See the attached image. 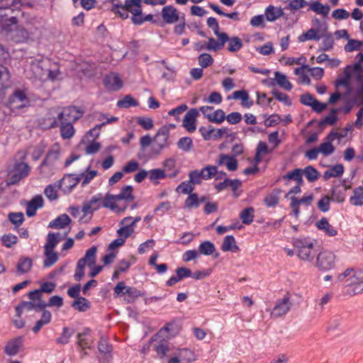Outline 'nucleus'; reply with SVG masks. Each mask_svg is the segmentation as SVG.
I'll return each mask as SVG.
<instances>
[{"label": "nucleus", "instance_id": "nucleus-1", "mask_svg": "<svg viewBox=\"0 0 363 363\" xmlns=\"http://www.w3.org/2000/svg\"><path fill=\"white\" fill-rule=\"evenodd\" d=\"M340 282H344L343 293L353 296L363 293V270L359 268H347L337 276Z\"/></svg>", "mask_w": 363, "mask_h": 363}, {"label": "nucleus", "instance_id": "nucleus-2", "mask_svg": "<svg viewBox=\"0 0 363 363\" xmlns=\"http://www.w3.org/2000/svg\"><path fill=\"white\" fill-rule=\"evenodd\" d=\"M15 29L11 31V39L16 43H24L29 40L33 41L40 33L35 21H27L24 24L15 25Z\"/></svg>", "mask_w": 363, "mask_h": 363}, {"label": "nucleus", "instance_id": "nucleus-3", "mask_svg": "<svg viewBox=\"0 0 363 363\" xmlns=\"http://www.w3.org/2000/svg\"><path fill=\"white\" fill-rule=\"evenodd\" d=\"M293 245L297 256L302 260L311 261L317 255L313 241L309 238H295L293 240Z\"/></svg>", "mask_w": 363, "mask_h": 363}, {"label": "nucleus", "instance_id": "nucleus-4", "mask_svg": "<svg viewBox=\"0 0 363 363\" xmlns=\"http://www.w3.org/2000/svg\"><path fill=\"white\" fill-rule=\"evenodd\" d=\"M169 128L167 125L162 126L153 138V143L151 147V156L160 155L163 149L169 146Z\"/></svg>", "mask_w": 363, "mask_h": 363}, {"label": "nucleus", "instance_id": "nucleus-5", "mask_svg": "<svg viewBox=\"0 0 363 363\" xmlns=\"http://www.w3.org/2000/svg\"><path fill=\"white\" fill-rule=\"evenodd\" d=\"M8 104L11 111L18 110L30 106V99L25 90L17 89L9 96Z\"/></svg>", "mask_w": 363, "mask_h": 363}, {"label": "nucleus", "instance_id": "nucleus-6", "mask_svg": "<svg viewBox=\"0 0 363 363\" xmlns=\"http://www.w3.org/2000/svg\"><path fill=\"white\" fill-rule=\"evenodd\" d=\"M14 9L0 6V26L6 32L11 31V27L18 23L17 17L12 16Z\"/></svg>", "mask_w": 363, "mask_h": 363}, {"label": "nucleus", "instance_id": "nucleus-7", "mask_svg": "<svg viewBox=\"0 0 363 363\" xmlns=\"http://www.w3.org/2000/svg\"><path fill=\"white\" fill-rule=\"evenodd\" d=\"M162 330H160L150 339V341L153 343L154 350L161 359L164 358L170 350L169 342L164 338H162Z\"/></svg>", "mask_w": 363, "mask_h": 363}, {"label": "nucleus", "instance_id": "nucleus-8", "mask_svg": "<svg viewBox=\"0 0 363 363\" xmlns=\"http://www.w3.org/2000/svg\"><path fill=\"white\" fill-rule=\"evenodd\" d=\"M30 172V167L27 163L18 162L16 163L11 171L9 177L7 180L9 185H14L19 182L22 179L28 175Z\"/></svg>", "mask_w": 363, "mask_h": 363}, {"label": "nucleus", "instance_id": "nucleus-9", "mask_svg": "<svg viewBox=\"0 0 363 363\" xmlns=\"http://www.w3.org/2000/svg\"><path fill=\"white\" fill-rule=\"evenodd\" d=\"M335 255L330 251L320 252L316 259V266L322 270H330L335 267Z\"/></svg>", "mask_w": 363, "mask_h": 363}, {"label": "nucleus", "instance_id": "nucleus-10", "mask_svg": "<svg viewBox=\"0 0 363 363\" xmlns=\"http://www.w3.org/2000/svg\"><path fill=\"white\" fill-rule=\"evenodd\" d=\"M82 115V112L76 106H68L64 108L60 113H57V119L59 121L73 123L79 120Z\"/></svg>", "mask_w": 363, "mask_h": 363}, {"label": "nucleus", "instance_id": "nucleus-11", "mask_svg": "<svg viewBox=\"0 0 363 363\" xmlns=\"http://www.w3.org/2000/svg\"><path fill=\"white\" fill-rule=\"evenodd\" d=\"M104 85L108 91H117L123 86V81L119 74L111 72L104 77Z\"/></svg>", "mask_w": 363, "mask_h": 363}, {"label": "nucleus", "instance_id": "nucleus-12", "mask_svg": "<svg viewBox=\"0 0 363 363\" xmlns=\"http://www.w3.org/2000/svg\"><path fill=\"white\" fill-rule=\"evenodd\" d=\"M290 207L292 208V212L294 216L298 218L300 213V205L303 204L306 206H309L313 201V195L312 194L304 195L301 199H298L295 196H291Z\"/></svg>", "mask_w": 363, "mask_h": 363}, {"label": "nucleus", "instance_id": "nucleus-13", "mask_svg": "<svg viewBox=\"0 0 363 363\" xmlns=\"http://www.w3.org/2000/svg\"><path fill=\"white\" fill-rule=\"evenodd\" d=\"M291 306V303L290 302V297L287 294L281 300L277 301L271 315L274 318L281 317L289 311Z\"/></svg>", "mask_w": 363, "mask_h": 363}, {"label": "nucleus", "instance_id": "nucleus-14", "mask_svg": "<svg viewBox=\"0 0 363 363\" xmlns=\"http://www.w3.org/2000/svg\"><path fill=\"white\" fill-rule=\"evenodd\" d=\"M200 111L209 122L220 124L225 119V112L222 109H217L211 113H207V110H213V106H203L200 107Z\"/></svg>", "mask_w": 363, "mask_h": 363}, {"label": "nucleus", "instance_id": "nucleus-15", "mask_svg": "<svg viewBox=\"0 0 363 363\" xmlns=\"http://www.w3.org/2000/svg\"><path fill=\"white\" fill-rule=\"evenodd\" d=\"M161 16L163 21L167 24H173L181 18L178 10L171 5L165 6L162 8Z\"/></svg>", "mask_w": 363, "mask_h": 363}, {"label": "nucleus", "instance_id": "nucleus-16", "mask_svg": "<svg viewBox=\"0 0 363 363\" xmlns=\"http://www.w3.org/2000/svg\"><path fill=\"white\" fill-rule=\"evenodd\" d=\"M198 116L199 111L196 108H191L185 114L182 125L189 133H193L196 130V122Z\"/></svg>", "mask_w": 363, "mask_h": 363}, {"label": "nucleus", "instance_id": "nucleus-17", "mask_svg": "<svg viewBox=\"0 0 363 363\" xmlns=\"http://www.w3.org/2000/svg\"><path fill=\"white\" fill-rule=\"evenodd\" d=\"M322 42L319 48L320 51H329L333 48L334 39L331 33L328 31L327 25H324L320 33Z\"/></svg>", "mask_w": 363, "mask_h": 363}, {"label": "nucleus", "instance_id": "nucleus-18", "mask_svg": "<svg viewBox=\"0 0 363 363\" xmlns=\"http://www.w3.org/2000/svg\"><path fill=\"white\" fill-rule=\"evenodd\" d=\"M218 37V41L213 38H208V44L206 46L208 50L218 51L221 50L228 40V35L226 33L215 34Z\"/></svg>", "mask_w": 363, "mask_h": 363}, {"label": "nucleus", "instance_id": "nucleus-19", "mask_svg": "<svg viewBox=\"0 0 363 363\" xmlns=\"http://www.w3.org/2000/svg\"><path fill=\"white\" fill-rule=\"evenodd\" d=\"M218 166L225 164L229 171L234 172L238 167V160L235 157L226 154H220L216 160Z\"/></svg>", "mask_w": 363, "mask_h": 363}, {"label": "nucleus", "instance_id": "nucleus-20", "mask_svg": "<svg viewBox=\"0 0 363 363\" xmlns=\"http://www.w3.org/2000/svg\"><path fill=\"white\" fill-rule=\"evenodd\" d=\"M227 99H240L242 101L241 105L246 108H250L253 105V101L250 99L248 92L245 89L234 91L232 95H229L227 97Z\"/></svg>", "mask_w": 363, "mask_h": 363}, {"label": "nucleus", "instance_id": "nucleus-21", "mask_svg": "<svg viewBox=\"0 0 363 363\" xmlns=\"http://www.w3.org/2000/svg\"><path fill=\"white\" fill-rule=\"evenodd\" d=\"M44 201L40 195L33 197L27 204L26 215L28 217L34 216L36 214L37 209L42 208Z\"/></svg>", "mask_w": 363, "mask_h": 363}, {"label": "nucleus", "instance_id": "nucleus-22", "mask_svg": "<svg viewBox=\"0 0 363 363\" xmlns=\"http://www.w3.org/2000/svg\"><path fill=\"white\" fill-rule=\"evenodd\" d=\"M118 201L116 195L107 194L102 199L101 206L104 208H110L112 211H124L126 209V206L123 208H119L116 203Z\"/></svg>", "mask_w": 363, "mask_h": 363}, {"label": "nucleus", "instance_id": "nucleus-23", "mask_svg": "<svg viewBox=\"0 0 363 363\" xmlns=\"http://www.w3.org/2000/svg\"><path fill=\"white\" fill-rule=\"evenodd\" d=\"M23 346V339L18 337L10 340L5 347V352L9 356L17 354Z\"/></svg>", "mask_w": 363, "mask_h": 363}, {"label": "nucleus", "instance_id": "nucleus-24", "mask_svg": "<svg viewBox=\"0 0 363 363\" xmlns=\"http://www.w3.org/2000/svg\"><path fill=\"white\" fill-rule=\"evenodd\" d=\"M323 28H310L306 33H302L298 38L299 42L314 40L318 41L321 38L320 33Z\"/></svg>", "mask_w": 363, "mask_h": 363}, {"label": "nucleus", "instance_id": "nucleus-25", "mask_svg": "<svg viewBox=\"0 0 363 363\" xmlns=\"http://www.w3.org/2000/svg\"><path fill=\"white\" fill-rule=\"evenodd\" d=\"M350 188V186H348ZM347 189V186L345 185V182L343 181L342 184H338L332 189L331 194L332 199L331 200L335 201L337 203H342L345 200V191Z\"/></svg>", "mask_w": 363, "mask_h": 363}, {"label": "nucleus", "instance_id": "nucleus-26", "mask_svg": "<svg viewBox=\"0 0 363 363\" xmlns=\"http://www.w3.org/2000/svg\"><path fill=\"white\" fill-rule=\"evenodd\" d=\"M71 223V219L66 213L61 214L50 222L48 227L55 229H62Z\"/></svg>", "mask_w": 363, "mask_h": 363}, {"label": "nucleus", "instance_id": "nucleus-27", "mask_svg": "<svg viewBox=\"0 0 363 363\" xmlns=\"http://www.w3.org/2000/svg\"><path fill=\"white\" fill-rule=\"evenodd\" d=\"M96 247L92 246L86 251L84 256L78 261H84L83 264L87 265L89 267H93L96 261Z\"/></svg>", "mask_w": 363, "mask_h": 363}, {"label": "nucleus", "instance_id": "nucleus-28", "mask_svg": "<svg viewBox=\"0 0 363 363\" xmlns=\"http://www.w3.org/2000/svg\"><path fill=\"white\" fill-rule=\"evenodd\" d=\"M344 173V166L342 164H337L327 170L323 173V177L325 180H328L332 177H339Z\"/></svg>", "mask_w": 363, "mask_h": 363}, {"label": "nucleus", "instance_id": "nucleus-29", "mask_svg": "<svg viewBox=\"0 0 363 363\" xmlns=\"http://www.w3.org/2000/svg\"><path fill=\"white\" fill-rule=\"evenodd\" d=\"M33 265V260L29 257H21L16 265L17 274H23L29 272Z\"/></svg>", "mask_w": 363, "mask_h": 363}, {"label": "nucleus", "instance_id": "nucleus-30", "mask_svg": "<svg viewBox=\"0 0 363 363\" xmlns=\"http://www.w3.org/2000/svg\"><path fill=\"white\" fill-rule=\"evenodd\" d=\"M282 179L294 180L298 184H303V169L296 168L292 171L288 172L286 174L282 176Z\"/></svg>", "mask_w": 363, "mask_h": 363}, {"label": "nucleus", "instance_id": "nucleus-31", "mask_svg": "<svg viewBox=\"0 0 363 363\" xmlns=\"http://www.w3.org/2000/svg\"><path fill=\"white\" fill-rule=\"evenodd\" d=\"M221 250L223 252H236L239 250V247L236 245L235 239L233 235H227L224 238Z\"/></svg>", "mask_w": 363, "mask_h": 363}, {"label": "nucleus", "instance_id": "nucleus-32", "mask_svg": "<svg viewBox=\"0 0 363 363\" xmlns=\"http://www.w3.org/2000/svg\"><path fill=\"white\" fill-rule=\"evenodd\" d=\"M316 226L319 230H324V232L330 237L337 235V230L329 223L326 218H321L316 223Z\"/></svg>", "mask_w": 363, "mask_h": 363}, {"label": "nucleus", "instance_id": "nucleus-33", "mask_svg": "<svg viewBox=\"0 0 363 363\" xmlns=\"http://www.w3.org/2000/svg\"><path fill=\"white\" fill-rule=\"evenodd\" d=\"M60 135L63 139H70L73 137L75 130L72 123L60 121Z\"/></svg>", "mask_w": 363, "mask_h": 363}, {"label": "nucleus", "instance_id": "nucleus-34", "mask_svg": "<svg viewBox=\"0 0 363 363\" xmlns=\"http://www.w3.org/2000/svg\"><path fill=\"white\" fill-rule=\"evenodd\" d=\"M133 189L131 186L127 185L122 188L119 194L116 195L118 200H124L126 203L132 202L135 197L133 194Z\"/></svg>", "mask_w": 363, "mask_h": 363}, {"label": "nucleus", "instance_id": "nucleus-35", "mask_svg": "<svg viewBox=\"0 0 363 363\" xmlns=\"http://www.w3.org/2000/svg\"><path fill=\"white\" fill-rule=\"evenodd\" d=\"M284 12L281 8L276 9L274 6L270 5L265 10L266 18L268 21L272 22L281 17Z\"/></svg>", "mask_w": 363, "mask_h": 363}, {"label": "nucleus", "instance_id": "nucleus-36", "mask_svg": "<svg viewBox=\"0 0 363 363\" xmlns=\"http://www.w3.org/2000/svg\"><path fill=\"white\" fill-rule=\"evenodd\" d=\"M123 295L126 296L125 299L128 303H132L135 301L138 298L143 296L145 294L141 292L135 287L128 286L126 291L123 292Z\"/></svg>", "mask_w": 363, "mask_h": 363}, {"label": "nucleus", "instance_id": "nucleus-37", "mask_svg": "<svg viewBox=\"0 0 363 363\" xmlns=\"http://www.w3.org/2000/svg\"><path fill=\"white\" fill-rule=\"evenodd\" d=\"M59 157V150L51 149L50 150L45 158L43 160L42 163L40 164V167L42 168L45 166H52L55 161L57 160Z\"/></svg>", "mask_w": 363, "mask_h": 363}, {"label": "nucleus", "instance_id": "nucleus-38", "mask_svg": "<svg viewBox=\"0 0 363 363\" xmlns=\"http://www.w3.org/2000/svg\"><path fill=\"white\" fill-rule=\"evenodd\" d=\"M255 217V209L250 206L244 208L240 213V218L242 223L245 225H250L252 223Z\"/></svg>", "mask_w": 363, "mask_h": 363}, {"label": "nucleus", "instance_id": "nucleus-39", "mask_svg": "<svg viewBox=\"0 0 363 363\" xmlns=\"http://www.w3.org/2000/svg\"><path fill=\"white\" fill-rule=\"evenodd\" d=\"M60 235L59 233H49L46 238V243L44 247V250H53L57 246L60 241V238L57 236Z\"/></svg>", "mask_w": 363, "mask_h": 363}, {"label": "nucleus", "instance_id": "nucleus-40", "mask_svg": "<svg viewBox=\"0 0 363 363\" xmlns=\"http://www.w3.org/2000/svg\"><path fill=\"white\" fill-rule=\"evenodd\" d=\"M227 43H228V50L231 52H236L239 51L243 46L242 40L238 36H233L231 38L228 36Z\"/></svg>", "mask_w": 363, "mask_h": 363}, {"label": "nucleus", "instance_id": "nucleus-41", "mask_svg": "<svg viewBox=\"0 0 363 363\" xmlns=\"http://www.w3.org/2000/svg\"><path fill=\"white\" fill-rule=\"evenodd\" d=\"M72 306L79 311L84 312L91 307V303L88 299L80 296L72 303Z\"/></svg>", "mask_w": 363, "mask_h": 363}, {"label": "nucleus", "instance_id": "nucleus-42", "mask_svg": "<svg viewBox=\"0 0 363 363\" xmlns=\"http://www.w3.org/2000/svg\"><path fill=\"white\" fill-rule=\"evenodd\" d=\"M280 193L281 190L276 189L264 198V201L267 207H274L278 204Z\"/></svg>", "mask_w": 363, "mask_h": 363}, {"label": "nucleus", "instance_id": "nucleus-43", "mask_svg": "<svg viewBox=\"0 0 363 363\" xmlns=\"http://www.w3.org/2000/svg\"><path fill=\"white\" fill-rule=\"evenodd\" d=\"M203 179L208 180L215 177L218 173V164L217 165H207L201 169Z\"/></svg>", "mask_w": 363, "mask_h": 363}, {"label": "nucleus", "instance_id": "nucleus-44", "mask_svg": "<svg viewBox=\"0 0 363 363\" xmlns=\"http://www.w3.org/2000/svg\"><path fill=\"white\" fill-rule=\"evenodd\" d=\"M198 251L199 254L211 255L216 251V247L212 242L206 240L200 244Z\"/></svg>", "mask_w": 363, "mask_h": 363}, {"label": "nucleus", "instance_id": "nucleus-45", "mask_svg": "<svg viewBox=\"0 0 363 363\" xmlns=\"http://www.w3.org/2000/svg\"><path fill=\"white\" fill-rule=\"evenodd\" d=\"M274 74L275 79L279 86L286 91H290L292 89L293 86L291 83L287 79L286 75L279 72H275Z\"/></svg>", "mask_w": 363, "mask_h": 363}, {"label": "nucleus", "instance_id": "nucleus-46", "mask_svg": "<svg viewBox=\"0 0 363 363\" xmlns=\"http://www.w3.org/2000/svg\"><path fill=\"white\" fill-rule=\"evenodd\" d=\"M45 259L43 261L44 267L52 266L58 260V254L53 250H44Z\"/></svg>", "mask_w": 363, "mask_h": 363}, {"label": "nucleus", "instance_id": "nucleus-47", "mask_svg": "<svg viewBox=\"0 0 363 363\" xmlns=\"http://www.w3.org/2000/svg\"><path fill=\"white\" fill-rule=\"evenodd\" d=\"M310 9L317 14H321L324 16H328L330 8L328 5H323L319 1L313 2L310 5Z\"/></svg>", "mask_w": 363, "mask_h": 363}, {"label": "nucleus", "instance_id": "nucleus-48", "mask_svg": "<svg viewBox=\"0 0 363 363\" xmlns=\"http://www.w3.org/2000/svg\"><path fill=\"white\" fill-rule=\"evenodd\" d=\"M350 202L354 206L363 205V188L358 186L353 191V196L350 198Z\"/></svg>", "mask_w": 363, "mask_h": 363}, {"label": "nucleus", "instance_id": "nucleus-49", "mask_svg": "<svg viewBox=\"0 0 363 363\" xmlns=\"http://www.w3.org/2000/svg\"><path fill=\"white\" fill-rule=\"evenodd\" d=\"M138 106V102L130 95L125 96L122 99L117 102V106L119 108H128L131 106Z\"/></svg>", "mask_w": 363, "mask_h": 363}, {"label": "nucleus", "instance_id": "nucleus-50", "mask_svg": "<svg viewBox=\"0 0 363 363\" xmlns=\"http://www.w3.org/2000/svg\"><path fill=\"white\" fill-rule=\"evenodd\" d=\"M303 174H305V177L309 182L316 181L320 176L319 172L313 166H307L303 169Z\"/></svg>", "mask_w": 363, "mask_h": 363}, {"label": "nucleus", "instance_id": "nucleus-51", "mask_svg": "<svg viewBox=\"0 0 363 363\" xmlns=\"http://www.w3.org/2000/svg\"><path fill=\"white\" fill-rule=\"evenodd\" d=\"M177 147L184 152H189L194 147L193 140L190 137L181 138L177 142Z\"/></svg>", "mask_w": 363, "mask_h": 363}, {"label": "nucleus", "instance_id": "nucleus-52", "mask_svg": "<svg viewBox=\"0 0 363 363\" xmlns=\"http://www.w3.org/2000/svg\"><path fill=\"white\" fill-rule=\"evenodd\" d=\"M199 206V199L197 194L192 193L186 199L184 204V208H196Z\"/></svg>", "mask_w": 363, "mask_h": 363}, {"label": "nucleus", "instance_id": "nucleus-53", "mask_svg": "<svg viewBox=\"0 0 363 363\" xmlns=\"http://www.w3.org/2000/svg\"><path fill=\"white\" fill-rule=\"evenodd\" d=\"M340 111V108H333L329 115L326 116L322 121L319 123V126H323L326 124L334 125L337 121V118L335 116L336 113Z\"/></svg>", "mask_w": 363, "mask_h": 363}, {"label": "nucleus", "instance_id": "nucleus-54", "mask_svg": "<svg viewBox=\"0 0 363 363\" xmlns=\"http://www.w3.org/2000/svg\"><path fill=\"white\" fill-rule=\"evenodd\" d=\"M59 120L57 117L48 116L43 119L41 125L45 129H50L56 128L59 125Z\"/></svg>", "mask_w": 363, "mask_h": 363}, {"label": "nucleus", "instance_id": "nucleus-55", "mask_svg": "<svg viewBox=\"0 0 363 363\" xmlns=\"http://www.w3.org/2000/svg\"><path fill=\"white\" fill-rule=\"evenodd\" d=\"M74 334V330L65 327L62 330L61 336L57 339L56 342L59 344L66 345L69 342V338Z\"/></svg>", "mask_w": 363, "mask_h": 363}, {"label": "nucleus", "instance_id": "nucleus-56", "mask_svg": "<svg viewBox=\"0 0 363 363\" xmlns=\"http://www.w3.org/2000/svg\"><path fill=\"white\" fill-rule=\"evenodd\" d=\"M194 190V186L189 182V181H185L182 182L177 187L176 191L184 194H192Z\"/></svg>", "mask_w": 363, "mask_h": 363}, {"label": "nucleus", "instance_id": "nucleus-57", "mask_svg": "<svg viewBox=\"0 0 363 363\" xmlns=\"http://www.w3.org/2000/svg\"><path fill=\"white\" fill-rule=\"evenodd\" d=\"M149 179L150 181H155L158 179H164L167 177L164 171L161 169H152L148 171Z\"/></svg>", "mask_w": 363, "mask_h": 363}, {"label": "nucleus", "instance_id": "nucleus-58", "mask_svg": "<svg viewBox=\"0 0 363 363\" xmlns=\"http://www.w3.org/2000/svg\"><path fill=\"white\" fill-rule=\"evenodd\" d=\"M199 63L202 68L207 67L211 65L213 62V59L208 53H203L199 56Z\"/></svg>", "mask_w": 363, "mask_h": 363}, {"label": "nucleus", "instance_id": "nucleus-59", "mask_svg": "<svg viewBox=\"0 0 363 363\" xmlns=\"http://www.w3.org/2000/svg\"><path fill=\"white\" fill-rule=\"evenodd\" d=\"M272 94L276 98V99L284 103L285 105H286V106L291 105V101L289 99V97L287 94L280 92L277 89L272 90Z\"/></svg>", "mask_w": 363, "mask_h": 363}, {"label": "nucleus", "instance_id": "nucleus-60", "mask_svg": "<svg viewBox=\"0 0 363 363\" xmlns=\"http://www.w3.org/2000/svg\"><path fill=\"white\" fill-rule=\"evenodd\" d=\"M189 182H191L194 186L195 184H199L203 179V175L201 171H199L197 169L191 171L189 174Z\"/></svg>", "mask_w": 363, "mask_h": 363}, {"label": "nucleus", "instance_id": "nucleus-61", "mask_svg": "<svg viewBox=\"0 0 363 363\" xmlns=\"http://www.w3.org/2000/svg\"><path fill=\"white\" fill-rule=\"evenodd\" d=\"M362 45V43L357 40L350 39L345 46L346 52H352L354 50H359Z\"/></svg>", "mask_w": 363, "mask_h": 363}, {"label": "nucleus", "instance_id": "nucleus-62", "mask_svg": "<svg viewBox=\"0 0 363 363\" xmlns=\"http://www.w3.org/2000/svg\"><path fill=\"white\" fill-rule=\"evenodd\" d=\"M179 355L183 360H185L187 362H191L196 360L194 352L187 348L180 349Z\"/></svg>", "mask_w": 363, "mask_h": 363}, {"label": "nucleus", "instance_id": "nucleus-63", "mask_svg": "<svg viewBox=\"0 0 363 363\" xmlns=\"http://www.w3.org/2000/svg\"><path fill=\"white\" fill-rule=\"evenodd\" d=\"M103 195L98 194L93 196L87 203L92 207L93 210H98L101 206Z\"/></svg>", "mask_w": 363, "mask_h": 363}, {"label": "nucleus", "instance_id": "nucleus-64", "mask_svg": "<svg viewBox=\"0 0 363 363\" xmlns=\"http://www.w3.org/2000/svg\"><path fill=\"white\" fill-rule=\"evenodd\" d=\"M318 149L319 152L325 156L330 155L335 151V147L330 143L326 141L321 143Z\"/></svg>", "mask_w": 363, "mask_h": 363}]
</instances>
